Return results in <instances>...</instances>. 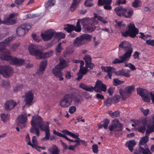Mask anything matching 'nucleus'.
<instances>
[{
    "mask_svg": "<svg viewBox=\"0 0 154 154\" xmlns=\"http://www.w3.org/2000/svg\"><path fill=\"white\" fill-rule=\"evenodd\" d=\"M4 44L0 42V58L2 60H10L11 65L22 66L23 65L25 61L24 60L19 59L17 57L13 58L10 55V51L5 48Z\"/></svg>",
    "mask_w": 154,
    "mask_h": 154,
    "instance_id": "1",
    "label": "nucleus"
},
{
    "mask_svg": "<svg viewBox=\"0 0 154 154\" xmlns=\"http://www.w3.org/2000/svg\"><path fill=\"white\" fill-rule=\"evenodd\" d=\"M30 54L33 56H35L37 59H45L52 56L53 51L50 50L47 52L43 53L41 49H38L37 45L33 44L30 45L28 48Z\"/></svg>",
    "mask_w": 154,
    "mask_h": 154,
    "instance_id": "2",
    "label": "nucleus"
},
{
    "mask_svg": "<svg viewBox=\"0 0 154 154\" xmlns=\"http://www.w3.org/2000/svg\"><path fill=\"white\" fill-rule=\"evenodd\" d=\"M68 91V93L65 94L60 101V106L63 108L68 107L70 106L75 96V92L73 89L71 88Z\"/></svg>",
    "mask_w": 154,
    "mask_h": 154,
    "instance_id": "3",
    "label": "nucleus"
},
{
    "mask_svg": "<svg viewBox=\"0 0 154 154\" xmlns=\"http://www.w3.org/2000/svg\"><path fill=\"white\" fill-rule=\"evenodd\" d=\"M94 20V18L88 17L82 19V25L87 32H92L95 29V25L97 24V22Z\"/></svg>",
    "mask_w": 154,
    "mask_h": 154,
    "instance_id": "4",
    "label": "nucleus"
},
{
    "mask_svg": "<svg viewBox=\"0 0 154 154\" xmlns=\"http://www.w3.org/2000/svg\"><path fill=\"white\" fill-rule=\"evenodd\" d=\"M67 66L68 65L66 60H60L59 64L53 69V73L56 77H59L60 81H63L64 79L62 76V73L61 71Z\"/></svg>",
    "mask_w": 154,
    "mask_h": 154,
    "instance_id": "5",
    "label": "nucleus"
},
{
    "mask_svg": "<svg viewBox=\"0 0 154 154\" xmlns=\"http://www.w3.org/2000/svg\"><path fill=\"white\" fill-rule=\"evenodd\" d=\"M139 32L138 29L136 27L135 25L131 23L128 26V30L121 32V34L122 36L125 37L130 36L134 38L135 37H137L136 35L139 33Z\"/></svg>",
    "mask_w": 154,
    "mask_h": 154,
    "instance_id": "6",
    "label": "nucleus"
},
{
    "mask_svg": "<svg viewBox=\"0 0 154 154\" xmlns=\"http://www.w3.org/2000/svg\"><path fill=\"white\" fill-rule=\"evenodd\" d=\"M42 119L40 116L37 117L34 120L32 119L31 120V125L32 128H30V132L36 134L37 136L39 135V131L38 128L36 126L37 125L38 127H40L39 125H42Z\"/></svg>",
    "mask_w": 154,
    "mask_h": 154,
    "instance_id": "7",
    "label": "nucleus"
},
{
    "mask_svg": "<svg viewBox=\"0 0 154 154\" xmlns=\"http://www.w3.org/2000/svg\"><path fill=\"white\" fill-rule=\"evenodd\" d=\"M131 51L125 52L123 55L119 57V59L115 58L112 61V63L114 64H119L129 60L131 55Z\"/></svg>",
    "mask_w": 154,
    "mask_h": 154,
    "instance_id": "8",
    "label": "nucleus"
},
{
    "mask_svg": "<svg viewBox=\"0 0 154 154\" xmlns=\"http://www.w3.org/2000/svg\"><path fill=\"white\" fill-rule=\"evenodd\" d=\"M147 123L146 119L141 120H137L135 123V125L137 127L138 131L142 133H144L146 129V127Z\"/></svg>",
    "mask_w": 154,
    "mask_h": 154,
    "instance_id": "9",
    "label": "nucleus"
},
{
    "mask_svg": "<svg viewBox=\"0 0 154 154\" xmlns=\"http://www.w3.org/2000/svg\"><path fill=\"white\" fill-rule=\"evenodd\" d=\"M17 125L23 128L25 126L27 121V117L26 114H21L17 117Z\"/></svg>",
    "mask_w": 154,
    "mask_h": 154,
    "instance_id": "10",
    "label": "nucleus"
},
{
    "mask_svg": "<svg viewBox=\"0 0 154 154\" xmlns=\"http://www.w3.org/2000/svg\"><path fill=\"white\" fill-rule=\"evenodd\" d=\"M109 129L111 131L114 132L122 131L123 129V125L119 122V120L114 122L112 125L109 126Z\"/></svg>",
    "mask_w": 154,
    "mask_h": 154,
    "instance_id": "11",
    "label": "nucleus"
},
{
    "mask_svg": "<svg viewBox=\"0 0 154 154\" xmlns=\"http://www.w3.org/2000/svg\"><path fill=\"white\" fill-rule=\"evenodd\" d=\"M24 101L25 103V105L28 106H30L32 105L33 102L34 98L32 90H30L25 93Z\"/></svg>",
    "mask_w": 154,
    "mask_h": 154,
    "instance_id": "12",
    "label": "nucleus"
},
{
    "mask_svg": "<svg viewBox=\"0 0 154 154\" xmlns=\"http://www.w3.org/2000/svg\"><path fill=\"white\" fill-rule=\"evenodd\" d=\"M95 92L101 93L102 91L106 92V86L103 84L101 81L97 80L95 85Z\"/></svg>",
    "mask_w": 154,
    "mask_h": 154,
    "instance_id": "13",
    "label": "nucleus"
},
{
    "mask_svg": "<svg viewBox=\"0 0 154 154\" xmlns=\"http://www.w3.org/2000/svg\"><path fill=\"white\" fill-rule=\"evenodd\" d=\"M119 50L120 48L126 51L125 52L129 51H132L131 54L133 52V48L131 47V45L128 42L124 41L122 42L119 45Z\"/></svg>",
    "mask_w": 154,
    "mask_h": 154,
    "instance_id": "14",
    "label": "nucleus"
},
{
    "mask_svg": "<svg viewBox=\"0 0 154 154\" xmlns=\"http://www.w3.org/2000/svg\"><path fill=\"white\" fill-rule=\"evenodd\" d=\"M54 35V33L52 31H48L41 34V36L44 41H47L51 39Z\"/></svg>",
    "mask_w": 154,
    "mask_h": 154,
    "instance_id": "15",
    "label": "nucleus"
},
{
    "mask_svg": "<svg viewBox=\"0 0 154 154\" xmlns=\"http://www.w3.org/2000/svg\"><path fill=\"white\" fill-rule=\"evenodd\" d=\"M13 72V68L10 66H4L2 75L5 78L9 77L12 74Z\"/></svg>",
    "mask_w": 154,
    "mask_h": 154,
    "instance_id": "16",
    "label": "nucleus"
},
{
    "mask_svg": "<svg viewBox=\"0 0 154 154\" xmlns=\"http://www.w3.org/2000/svg\"><path fill=\"white\" fill-rule=\"evenodd\" d=\"M17 105V103L12 100H7L5 103L4 106L6 111L12 109Z\"/></svg>",
    "mask_w": 154,
    "mask_h": 154,
    "instance_id": "17",
    "label": "nucleus"
},
{
    "mask_svg": "<svg viewBox=\"0 0 154 154\" xmlns=\"http://www.w3.org/2000/svg\"><path fill=\"white\" fill-rule=\"evenodd\" d=\"M101 69L104 70L105 72H107V75L106 76H108L110 79H111L112 74L115 72V69L111 66L105 67L102 66L101 67Z\"/></svg>",
    "mask_w": 154,
    "mask_h": 154,
    "instance_id": "18",
    "label": "nucleus"
},
{
    "mask_svg": "<svg viewBox=\"0 0 154 154\" xmlns=\"http://www.w3.org/2000/svg\"><path fill=\"white\" fill-rule=\"evenodd\" d=\"M47 65V60L42 61L40 63L39 66V69L38 70L36 73L39 75L42 74L45 70Z\"/></svg>",
    "mask_w": 154,
    "mask_h": 154,
    "instance_id": "19",
    "label": "nucleus"
},
{
    "mask_svg": "<svg viewBox=\"0 0 154 154\" xmlns=\"http://www.w3.org/2000/svg\"><path fill=\"white\" fill-rule=\"evenodd\" d=\"M114 11L119 17H123L124 12L126 11V8L122 6L117 7L115 8Z\"/></svg>",
    "mask_w": 154,
    "mask_h": 154,
    "instance_id": "20",
    "label": "nucleus"
},
{
    "mask_svg": "<svg viewBox=\"0 0 154 154\" xmlns=\"http://www.w3.org/2000/svg\"><path fill=\"white\" fill-rule=\"evenodd\" d=\"M53 133L58 136L64 138L67 140L69 141L70 142H74L76 143L77 142H78V141L79 140V139H78L75 140H71L65 134H62L61 133L59 132L58 131H57L55 130H54L53 131Z\"/></svg>",
    "mask_w": 154,
    "mask_h": 154,
    "instance_id": "21",
    "label": "nucleus"
},
{
    "mask_svg": "<svg viewBox=\"0 0 154 154\" xmlns=\"http://www.w3.org/2000/svg\"><path fill=\"white\" fill-rule=\"evenodd\" d=\"M14 16V13H11L10 14L8 17L5 18L7 25H12L16 23V20L11 19L13 18Z\"/></svg>",
    "mask_w": 154,
    "mask_h": 154,
    "instance_id": "22",
    "label": "nucleus"
},
{
    "mask_svg": "<svg viewBox=\"0 0 154 154\" xmlns=\"http://www.w3.org/2000/svg\"><path fill=\"white\" fill-rule=\"evenodd\" d=\"M61 131L62 133L64 134L69 135L74 138L79 140L80 139V138L79 137V135L77 133L74 134L72 132H70L66 129L63 130Z\"/></svg>",
    "mask_w": 154,
    "mask_h": 154,
    "instance_id": "23",
    "label": "nucleus"
},
{
    "mask_svg": "<svg viewBox=\"0 0 154 154\" xmlns=\"http://www.w3.org/2000/svg\"><path fill=\"white\" fill-rule=\"evenodd\" d=\"M49 125V123L48 122L44 121L42 123V125H39L40 127L39 128L43 131H50Z\"/></svg>",
    "mask_w": 154,
    "mask_h": 154,
    "instance_id": "24",
    "label": "nucleus"
},
{
    "mask_svg": "<svg viewBox=\"0 0 154 154\" xmlns=\"http://www.w3.org/2000/svg\"><path fill=\"white\" fill-rule=\"evenodd\" d=\"M48 150L52 154H59L60 152V149L56 145H53L49 148Z\"/></svg>",
    "mask_w": 154,
    "mask_h": 154,
    "instance_id": "25",
    "label": "nucleus"
},
{
    "mask_svg": "<svg viewBox=\"0 0 154 154\" xmlns=\"http://www.w3.org/2000/svg\"><path fill=\"white\" fill-rule=\"evenodd\" d=\"M136 144V143L134 140H130L127 141L125 143V145L128 147L129 150L131 152H132L133 151V147Z\"/></svg>",
    "mask_w": 154,
    "mask_h": 154,
    "instance_id": "26",
    "label": "nucleus"
},
{
    "mask_svg": "<svg viewBox=\"0 0 154 154\" xmlns=\"http://www.w3.org/2000/svg\"><path fill=\"white\" fill-rule=\"evenodd\" d=\"M84 43V41L80 36L76 38L74 40L73 44L75 47H77L83 45Z\"/></svg>",
    "mask_w": 154,
    "mask_h": 154,
    "instance_id": "27",
    "label": "nucleus"
},
{
    "mask_svg": "<svg viewBox=\"0 0 154 154\" xmlns=\"http://www.w3.org/2000/svg\"><path fill=\"white\" fill-rule=\"evenodd\" d=\"M16 32L17 35L20 37L23 36L25 35L26 31L23 27L21 25L19 26L16 29Z\"/></svg>",
    "mask_w": 154,
    "mask_h": 154,
    "instance_id": "28",
    "label": "nucleus"
},
{
    "mask_svg": "<svg viewBox=\"0 0 154 154\" xmlns=\"http://www.w3.org/2000/svg\"><path fill=\"white\" fill-rule=\"evenodd\" d=\"M104 8L105 9L108 10H110L112 7L111 6L112 1V0H104Z\"/></svg>",
    "mask_w": 154,
    "mask_h": 154,
    "instance_id": "29",
    "label": "nucleus"
},
{
    "mask_svg": "<svg viewBox=\"0 0 154 154\" xmlns=\"http://www.w3.org/2000/svg\"><path fill=\"white\" fill-rule=\"evenodd\" d=\"M115 74L116 75H123L126 77H129L130 76V75L128 72H126L124 69H121L115 72Z\"/></svg>",
    "mask_w": 154,
    "mask_h": 154,
    "instance_id": "30",
    "label": "nucleus"
},
{
    "mask_svg": "<svg viewBox=\"0 0 154 154\" xmlns=\"http://www.w3.org/2000/svg\"><path fill=\"white\" fill-rule=\"evenodd\" d=\"M137 94L142 97L148 93L147 90L142 88H139L137 89Z\"/></svg>",
    "mask_w": 154,
    "mask_h": 154,
    "instance_id": "31",
    "label": "nucleus"
},
{
    "mask_svg": "<svg viewBox=\"0 0 154 154\" xmlns=\"http://www.w3.org/2000/svg\"><path fill=\"white\" fill-rule=\"evenodd\" d=\"M82 19H79L78 20L76 26L74 25V30L77 32H79L81 31L82 28L80 25V23L82 24Z\"/></svg>",
    "mask_w": 154,
    "mask_h": 154,
    "instance_id": "32",
    "label": "nucleus"
},
{
    "mask_svg": "<svg viewBox=\"0 0 154 154\" xmlns=\"http://www.w3.org/2000/svg\"><path fill=\"white\" fill-rule=\"evenodd\" d=\"M133 14V11L132 8L127 9L126 8V11L124 12V16L126 18H130Z\"/></svg>",
    "mask_w": 154,
    "mask_h": 154,
    "instance_id": "33",
    "label": "nucleus"
},
{
    "mask_svg": "<svg viewBox=\"0 0 154 154\" xmlns=\"http://www.w3.org/2000/svg\"><path fill=\"white\" fill-rule=\"evenodd\" d=\"M119 93L122 99L124 100L126 99L128 97V94H129L125 89L123 90L120 89L119 90Z\"/></svg>",
    "mask_w": 154,
    "mask_h": 154,
    "instance_id": "34",
    "label": "nucleus"
},
{
    "mask_svg": "<svg viewBox=\"0 0 154 154\" xmlns=\"http://www.w3.org/2000/svg\"><path fill=\"white\" fill-rule=\"evenodd\" d=\"M81 0H73L70 8L71 11L73 12L76 8V5L79 4Z\"/></svg>",
    "mask_w": 154,
    "mask_h": 154,
    "instance_id": "35",
    "label": "nucleus"
},
{
    "mask_svg": "<svg viewBox=\"0 0 154 154\" xmlns=\"http://www.w3.org/2000/svg\"><path fill=\"white\" fill-rule=\"evenodd\" d=\"M55 0H48L45 4V8L46 9H48L54 5Z\"/></svg>",
    "mask_w": 154,
    "mask_h": 154,
    "instance_id": "36",
    "label": "nucleus"
},
{
    "mask_svg": "<svg viewBox=\"0 0 154 154\" xmlns=\"http://www.w3.org/2000/svg\"><path fill=\"white\" fill-rule=\"evenodd\" d=\"M139 151L140 152H141L143 154H152L149 149L148 148L145 149L143 147L140 146Z\"/></svg>",
    "mask_w": 154,
    "mask_h": 154,
    "instance_id": "37",
    "label": "nucleus"
},
{
    "mask_svg": "<svg viewBox=\"0 0 154 154\" xmlns=\"http://www.w3.org/2000/svg\"><path fill=\"white\" fill-rule=\"evenodd\" d=\"M64 29L68 33H70L74 30V25L70 24H67L65 25Z\"/></svg>",
    "mask_w": 154,
    "mask_h": 154,
    "instance_id": "38",
    "label": "nucleus"
},
{
    "mask_svg": "<svg viewBox=\"0 0 154 154\" xmlns=\"http://www.w3.org/2000/svg\"><path fill=\"white\" fill-rule=\"evenodd\" d=\"M13 37H10L5 39L2 42H3L4 44V45H5V47H6L7 46L9 45H10V43L13 40Z\"/></svg>",
    "mask_w": 154,
    "mask_h": 154,
    "instance_id": "39",
    "label": "nucleus"
},
{
    "mask_svg": "<svg viewBox=\"0 0 154 154\" xmlns=\"http://www.w3.org/2000/svg\"><path fill=\"white\" fill-rule=\"evenodd\" d=\"M93 18H94V21H95L96 22V21H97V23L98 22L97 20H96V19H95L96 18H97L98 20L103 22L104 24L107 23V22L104 19L101 17L100 16H98L97 14H94V17Z\"/></svg>",
    "mask_w": 154,
    "mask_h": 154,
    "instance_id": "40",
    "label": "nucleus"
},
{
    "mask_svg": "<svg viewBox=\"0 0 154 154\" xmlns=\"http://www.w3.org/2000/svg\"><path fill=\"white\" fill-rule=\"evenodd\" d=\"M65 34L61 32L56 33V34H54V37L55 38L60 39L64 38L65 37Z\"/></svg>",
    "mask_w": 154,
    "mask_h": 154,
    "instance_id": "41",
    "label": "nucleus"
},
{
    "mask_svg": "<svg viewBox=\"0 0 154 154\" xmlns=\"http://www.w3.org/2000/svg\"><path fill=\"white\" fill-rule=\"evenodd\" d=\"M89 71V70L86 67H84L81 66H80L79 72L83 75H85Z\"/></svg>",
    "mask_w": 154,
    "mask_h": 154,
    "instance_id": "42",
    "label": "nucleus"
},
{
    "mask_svg": "<svg viewBox=\"0 0 154 154\" xmlns=\"http://www.w3.org/2000/svg\"><path fill=\"white\" fill-rule=\"evenodd\" d=\"M80 36L83 41L85 40H90L92 38V36L87 34H83Z\"/></svg>",
    "mask_w": 154,
    "mask_h": 154,
    "instance_id": "43",
    "label": "nucleus"
},
{
    "mask_svg": "<svg viewBox=\"0 0 154 154\" xmlns=\"http://www.w3.org/2000/svg\"><path fill=\"white\" fill-rule=\"evenodd\" d=\"M45 136L41 139L42 141H45V140H49L50 138V131H45Z\"/></svg>",
    "mask_w": 154,
    "mask_h": 154,
    "instance_id": "44",
    "label": "nucleus"
},
{
    "mask_svg": "<svg viewBox=\"0 0 154 154\" xmlns=\"http://www.w3.org/2000/svg\"><path fill=\"white\" fill-rule=\"evenodd\" d=\"M21 25L25 29V31H26L27 32L31 28V26L29 23H25Z\"/></svg>",
    "mask_w": 154,
    "mask_h": 154,
    "instance_id": "45",
    "label": "nucleus"
},
{
    "mask_svg": "<svg viewBox=\"0 0 154 154\" xmlns=\"http://www.w3.org/2000/svg\"><path fill=\"white\" fill-rule=\"evenodd\" d=\"M148 140L149 138L148 137L146 136L143 137L141 139L139 144L141 145H143L148 142Z\"/></svg>",
    "mask_w": 154,
    "mask_h": 154,
    "instance_id": "46",
    "label": "nucleus"
},
{
    "mask_svg": "<svg viewBox=\"0 0 154 154\" xmlns=\"http://www.w3.org/2000/svg\"><path fill=\"white\" fill-rule=\"evenodd\" d=\"M119 111H115L112 112L110 111L109 112V115L112 118H115L117 117L120 115Z\"/></svg>",
    "mask_w": 154,
    "mask_h": 154,
    "instance_id": "47",
    "label": "nucleus"
},
{
    "mask_svg": "<svg viewBox=\"0 0 154 154\" xmlns=\"http://www.w3.org/2000/svg\"><path fill=\"white\" fill-rule=\"evenodd\" d=\"M1 116L2 120L5 123L7 122L8 120L9 119L10 117V115L8 114L5 115L3 113L1 115Z\"/></svg>",
    "mask_w": 154,
    "mask_h": 154,
    "instance_id": "48",
    "label": "nucleus"
},
{
    "mask_svg": "<svg viewBox=\"0 0 154 154\" xmlns=\"http://www.w3.org/2000/svg\"><path fill=\"white\" fill-rule=\"evenodd\" d=\"M103 126L105 129H107L108 128V125L109 124V120L108 119H106L103 120Z\"/></svg>",
    "mask_w": 154,
    "mask_h": 154,
    "instance_id": "49",
    "label": "nucleus"
},
{
    "mask_svg": "<svg viewBox=\"0 0 154 154\" xmlns=\"http://www.w3.org/2000/svg\"><path fill=\"white\" fill-rule=\"evenodd\" d=\"M113 80L114 82L113 84L115 86L121 85L124 82V81H121L118 79H114Z\"/></svg>",
    "mask_w": 154,
    "mask_h": 154,
    "instance_id": "50",
    "label": "nucleus"
},
{
    "mask_svg": "<svg viewBox=\"0 0 154 154\" xmlns=\"http://www.w3.org/2000/svg\"><path fill=\"white\" fill-rule=\"evenodd\" d=\"M20 43H16L13 44L10 47L11 49L13 51H14L20 45Z\"/></svg>",
    "mask_w": 154,
    "mask_h": 154,
    "instance_id": "51",
    "label": "nucleus"
},
{
    "mask_svg": "<svg viewBox=\"0 0 154 154\" xmlns=\"http://www.w3.org/2000/svg\"><path fill=\"white\" fill-rule=\"evenodd\" d=\"M84 60H85V64L91 62L92 59L90 56L87 55L85 56L84 58Z\"/></svg>",
    "mask_w": 154,
    "mask_h": 154,
    "instance_id": "52",
    "label": "nucleus"
},
{
    "mask_svg": "<svg viewBox=\"0 0 154 154\" xmlns=\"http://www.w3.org/2000/svg\"><path fill=\"white\" fill-rule=\"evenodd\" d=\"M134 87L133 85L127 86L125 88V89L129 94H130L132 91L134 90Z\"/></svg>",
    "mask_w": 154,
    "mask_h": 154,
    "instance_id": "53",
    "label": "nucleus"
},
{
    "mask_svg": "<svg viewBox=\"0 0 154 154\" xmlns=\"http://www.w3.org/2000/svg\"><path fill=\"white\" fill-rule=\"evenodd\" d=\"M93 0H86L84 3L85 5L87 7H91L93 6V4L91 3Z\"/></svg>",
    "mask_w": 154,
    "mask_h": 154,
    "instance_id": "54",
    "label": "nucleus"
},
{
    "mask_svg": "<svg viewBox=\"0 0 154 154\" xmlns=\"http://www.w3.org/2000/svg\"><path fill=\"white\" fill-rule=\"evenodd\" d=\"M125 66L128 67L131 70H135L136 69V68L135 66L133 64L131 63H129L127 64H126L125 65Z\"/></svg>",
    "mask_w": 154,
    "mask_h": 154,
    "instance_id": "55",
    "label": "nucleus"
},
{
    "mask_svg": "<svg viewBox=\"0 0 154 154\" xmlns=\"http://www.w3.org/2000/svg\"><path fill=\"white\" fill-rule=\"evenodd\" d=\"M142 98H143V100L146 102H149L150 101V99L149 93Z\"/></svg>",
    "mask_w": 154,
    "mask_h": 154,
    "instance_id": "56",
    "label": "nucleus"
},
{
    "mask_svg": "<svg viewBox=\"0 0 154 154\" xmlns=\"http://www.w3.org/2000/svg\"><path fill=\"white\" fill-rule=\"evenodd\" d=\"M140 2L139 0H135V1L132 3V5L135 8L140 7Z\"/></svg>",
    "mask_w": 154,
    "mask_h": 154,
    "instance_id": "57",
    "label": "nucleus"
},
{
    "mask_svg": "<svg viewBox=\"0 0 154 154\" xmlns=\"http://www.w3.org/2000/svg\"><path fill=\"white\" fill-rule=\"evenodd\" d=\"M85 66L87 68H89L90 69H92L94 67V65L92 63L90 62L88 63H86L85 64Z\"/></svg>",
    "mask_w": 154,
    "mask_h": 154,
    "instance_id": "58",
    "label": "nucleus"
},
{
    "mask_svg": "<svg viewBox=\"0 0 154 154\" xmlns=\"http://www.w3.org/2000/svg\"><path fill=\"white\" fill-rule=\"evenodd\" d=\"M140 110L143 112V115L145 116H147L149 112V109L145 110L142 107L140 108Z\"/></svg>",
    "mask_w": 154,
    "mask_h": 154,
    "instance_id": "59",
    "label": "nucleus"
},
{
    "mask_svg": "<svg viewBox=\"0 0 154 154\" xmlns=\"http://www.w3.org/2000/svg\"><path fill=\"white\" fill-rule=\"evenodd\" d=\"M76 110V108L74 106H71L69 109V112L71 114H73Z\"/></svg>",
    "mask_w": 154,
    "mask_h": 154,
    "instance_id": "60",
    "label": "nucleus"
},
{
    "mask_svg": "<svg viewBox=\"0 0 154 154\" xmlns=\"http://www.w3.org/2000/svg\"><path fill=\"white\" fill-rule=\"evenodd\" d=\"M26 141L28 142L27 144L31 146H33L34 145L32 144L30 140V138L28 134H27L26 137Z\"/></svg>",
    "mask_w": 154,
    "mask_h": 154,
    "instance_id": "61",
    "label": "nucleus"
},
{
    "mask_svg": "<svg viewBox=\"0 0 154 154\" xmlns=\"http://www.w3.org/2000/svg\"><path fill=\"white\" fill-rule=\"evenodd\" d=\"M95 86L93 87L92 86H91L90 87H89L87 86V88L86 89V91H89L90 92H92L94 91H95Z\"/></svg>",
    "mask_w": 154,
    "mask_h": 154,
    "instance_id": "62",
    "label": "nucleus"
},
{
    "mask_svg": "<svg viewBox=\"0 0 154 154\" xmlns=\"http://www.w3.org/2000/svg\"><path fill=\"white\" fill-rule=\"evenodd\" d=\"M139 34H140V35H138V36L139 38H141L142 39H143L144 40H145L147 38V36L146 35H144L143 33L140 32Z\"/></svg>",
    "mask_w": 154,
    "mask_h": 154,
    "instance_id": "63",
    "label": "nucleus"
},
{
    "mask_svg": "<svg viewBox=\"0 0 154 154\" xmlns=\"http://www.w3.org/2000/svg\"><path fill=\"white\" fill-rule=\"evenodd\" d=\"M93 152L94 153H97L98 152V147L97 145L94 144L92 146Z\"/></svg>",
    "mask_w": 154,
    "mask_h": 154,
    "instance_id": "64",
    "label": "nucleus"
}]
</instances>
